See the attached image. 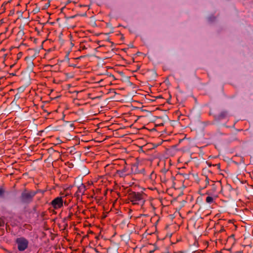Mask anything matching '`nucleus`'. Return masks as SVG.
<instances>
[{"label":"nucleus","mask_w":253,"mask_h":253,"mask_svg":"<svg viewBox=\"0 0 253 253\" xmlns=\"http://www.w3.org/2000/svg\"><path fill=\"white\" fill-rule=\"evenodd\" d=\"M145 194L143 192H136L128 191L127 193V199L133 205H140L142 206L145 202Z\"/></svg>","instance_id":"f257e3e1"},{"label":"nucleus","mask_w":253,"mask_h":253,"mask_svg":"<svg viewBox=\"0 0 253 253\" xmlns=\"http://www.w3.org/2000/svg\"><path fill=\"white\" fill-rule=\"evenodd\" d=\"M34 197L35 193L32 190L28 191L25 189L22 192L20 199L22 203L29 204L33 202Z\"/></svg>","instance_id":"f03ea898"},{"label":"nucleus","mask_w":253,"mask_h":253,"mask_svg":"<svg viewBox=\"0 0 253 253\" xmlns=\"http://www.w3.org/2000/svg\"><path fill=\"white\" fill-rule=\"evenodd\" d=\"M15 242L17 245L18 250L19 251H24L28 248L29 242L24 237L18 238Z\"/></svg>","instance_id":"7ed1b4c3"},{"label":"nucleus","mask_w":253,"mask_h":253,"mask_svg":"<svg viewBox=\"0 0 253 253\" xmlns=\"http://www.w3.org/2000/svg\"><path fill=\"white\" fill-rule=\"evenodd\" d=\"M229 117V112L226 110H222L220 111L217 114H215L213 116L214 120L217 122H219L223 120L228 119Z\"/></svg>","instance_id":"20e7f679"},{"label":"nucleus","mask_w":253,"mask_h":253,"mask_svg":"<svg viewBox=\"0 0 253 253\" xmlns=\"http://www.w3.org/2000/svg\"><path fill=\"white\" fill-rule=\"evenodd\" d=\"M50 205L55 210L61 208L63 206V198L62 197L55 198L50 202Z\"/></svg>","instance_id":"39448f33"},{"label":"nucleus","mask_w":253,"mask_h":253,"mask_svg":"<svg viewBox=\"0 0 253 253\" xmlns=\"http://www.w3.org/2000/svg\"><path fill=\"white\" fill-rule=\"evenodd\" d=\"M131 169L134 174H145V169L142 166L134 164L132 166Z\"/></svg>","instance_id":"423d86ee"},{"label":"nucleus","mask_w":253,"mask_h":253,"mask_svg":"<svg viewBox=\"0 0 253 253\" xmlns=\"http://www.w3.org/2000/svg\"><path fill=\"white\" fill-rule=\"evenodd\" d=\"M124 166L123 168L122 169L117 170L116 171V173L118 174L121 177H125L127 175L126 172L128 170V168H127L126 161H124Z\"/></svg>","instance_id":"0eeeda50"},{"label":"nucleus","mask_w":253,"mask_h":253,"mask_svg":"<svg viewBox=\"0 0 253 253\" xmlns=\"http://www.w3.org/2000/svg\"><path fill=\"white\" fill-rule=\"evenodd\" d=\"M86 190L85 186L84 184H82L80 186L78 187V190L76 193L75 194V196L77 197H79L81 195H84V192Z\"/></svg>","instance_id":"6e6552de"},{"label":"nucleus","mask_w":253,"mask_h":253,"mask_svg":"<svg viewBox=\"0 0 253 253\" xmlns=\"http://www.w3.org/2000/svg\"><path fill=\"white\" fill-rule=\"evenodd\" d=\"M166 175H167V176H169L171 177H173V176H172L171 172L167 171L166 173V174H165L163 176H162L161 177V181L163 182H166L168 180V179L166 178Z\"/></svg>","instance_id":"1a4fd4ad"},{"label":"nucleus","mask_w":253,"mask_h":253,"mask_svg":"<svg viewBox=\"0 0 253 253\" xmlns=\"http://www.w3.org/2000/svg\"><path fill=\"white\" fill-rule=\"evenodd\" d=\"M235 242L234 235L232 234L230 236L228 237L227 239V243H230L232 245H233Z\"/></svg>","instance_id":"9d476101"},{"label":"nucleus","mask_w":253,"mask_h":253,"mask_svg":"<svg viewBox=\"0 0 253 253\" xmlns=\"http://www.w3.org/2000/svg\"><path fill=\"white\" fill-rule=\"evenodd\" d=\"M206 202L208 204H211L214 202V199L212 197L209 196L207 197Z\"/></svg>","instance_id":"9b49d317"},{"label":"nucleus","mask_w":253,"mask_h":253,"mask_svg":"<svg viewBox=\"0 0 253 253\" xmlns=\"http://www.w3.org/2000/svg\"><path fill=\"white\" fill-rule=\"evenodd\" d=\"M25 59L27 62H29V66L30 67H33V61L31 60V58L30 57L27 56V57H25Z\"/></svg>","instance_id":"f8f14e48"},{"label":"nucleus","mask_w":253,"mask_h":253,"mask_svg":"<svg viewBox=\"0 0 253 253\" xmlns=\"http://www.w3.org/2000/svg\"><path fill=\"white\" fill-rule=\"evenodd\" d=\"M5 193V189L3 186L0 187V197H2L3 196V195Z\"/></svg>","instance_id":"ddd939ff"},{"label":"nucleus","mask_w":253,"mask_h":253,"mask_svg":"<svg viewBox=\"0 0 253 253\" xmlns=\"http://www.w3.org/2000/svg\"><path fill=\"white\" fill-rule=\"evenodd\" d=\"M24 35V32L23 30H20L17 33V36L22 37Z\"/></svg>","instance_id":"4468645a"},{"label":"nucleus","mask_w":253,"mask_h":253,"mask_svg":"<svg viewBox=\"0 0 253 253\" xmlns=\"http://www.w3.org/2000/svg\"><path fill=\"white\" fill-rule=\"evenodd\" d=\"M205 177L206 184H205V186H204V188H206L209 184V180H210V179L208 178L207 175H205Z\"/></svg>","instance_id":"2eb2a0df"},{"label":"nucleus","mask_w":253,"mask_h":253,"mask_svg":"<svg viewBox=\"0 0 253 253\" xmlns=\"http://www.w3.org/2000/svg\"><path fill=\"white\" fill-rule=\"evenodd\" d=\"M5 224V221L3 217H0V227H2Z\"/></svg>","instance_id":"dca6fc26"},{"label":"nucleus","mask_w":253,"mask_h":253,"mask_svg":"<svg viewBox=\"0 0 253 253\" xmlns=\"http://www.w3.org/2000/svg\"><path fill=\"white\" fill-rule=\"evenodd\" d=\"M224 231H225L224 228L223 226H220V229L218 231H217L215 233H221Z\"/></svg>","instance_id":"f3484780"},{"label":"nucleus","mask_w":253,"mask_h":253,"mask_svg":"<svg viewBox=\"0 0 253 253\" xmlns=\"http://www.w3.org/2000/svg\"><path fill=\"white\" fill-rule=\"evenodd\" d=\"M73 215V213L71 212H70L69 213V215H68V216L66 217V218H65L64 220H66V219H71Z\"/></svg>","instance_id":"a211bd4d"},{"label":"nucleus","mask_w":253,"mask_h":253,"mask_svg":"<svg viewBox=\"0 0 253 253\" xmlns=\"http://www.w3.org/2000/svg\"><path fill=\"white\" fill-rule=\"evenodd\" d=\"M33 192L35 193V196L38 193L42 192V190H41L40 189H38L36 191H33Z\"/></svg>","instance_id":"6ab92c4d"},{"label":"nucleus","mask_w":253,"mask_h":253,"mask_svg":"<svg viewBox=\"0 0 253 253\" xmlns=\"http://www.w3.org/2000/svg\"><path fill=\"white\" fill-rule=\"evenodd\" d=\"M50 5L49 2H48L47 4L44 6V8H48Z\"/></svg>","instance_id":"aec40b11"},{"label":"nucleus","mask_w":253,"mask_h":253,"mask_svg":"<svg viewBox=\"0 0 253 253\" xmlns=\"http://www.w3.org/2000/svg\"><path fill=\"white\" fill-rule=\"evenodd\" d=\"M221 192L223 193V194H226V193H225V192L224 190L222 188L221 190Z\"/></svg>","instance_id":"412c9836"},{"label":"nucleus","mask_w":253,"mask_h":253,"mask_svg":"<svg viewBox=\"0 0 253 253\" xmlns=\"http://www.w3.org/2000/svg\"><path fill=\"white\" fill-rule=\"evenodd\" d=\"M216 165L217 166V167H218V168H220V164H217V165Z\"/></svg>","instance_id":"4be33fe9"},{"label":"nucleus","mask_w":253,"mask_h":253,"mask_svg":"<svg viewBox=\"0 0 253 253\" xmlns=\"http://www.w3.org/2000/svg\"><path fill=\"white\" fill-rule=\"evenodd\" d=\"M228 188H229V190H232V188H231V187L230 185H229V186H228Z\"/></svg>","instance_id":"5701e85b"},{"label":"nucleus","mask_w":253,"mask_h":253,"mask_svg":"<svg viewBox=\"0 0 253 253\" xmlns=\"http://www.w3.org/2000/svg\"><path fill=\"white\" fill-rule=\"evenodd\" d=\"M76 17V15L72 16L70 17V18H74Z\"/></svg>","instance_id":"b1692460"},{"label":"nucleus","mask_w":253,"mask_h":253,"mask_svg":"<svg viewBox=\"0 0 253 253\" xmlns=\"http://www.w3.org/2000/svg\"><path fill=\"white\" fill-rule=\"evenodd\" d=\"M33 210H34V211H36V207H35L34 208Z\"/></svg>","instance_id":"393cba45"},{"label":"nucleus","mask_w":253,"mask_h":253,"mask_svg":"<svg viewBox=\"0 0 253 253\" xmlns=\"http://www.w3.org/2000/svg\"><path fill=\"white\" fill-rule=\"evenodd\" d=\"M0 80H3V77H1V78H0Z\"/></svg>","instance_id":"a878e982"},{"label":"nucleus","mask_w":253,"mask_h":253,"mask_svg":"<svg viewBox=\"0 0 253 253\" xmlns=\"http://www.w3.org/2000/svg\"><path fill=\"white\" fill-rule=\"evenodd\" d=\"M82 47L83 49H85V48L84 46V47L82 46Z\"/></svg>","instance_id":"bb28decb"},{"label":"nucleus","mask_w":253,"mask_h":253,"mask_svg":"<svg viewBox=\"0 0 253 253\" xmlns=\"http://www.w3.org/2000/svg\"><path fill=\"white\" fill-rule=\"evenodd\" d=\"M239 253H243L242 251H240L239 252Z\"/></svg>","instance_id":"cd10ccee"},{"label":"nucleus","mask_w":253,"mask_h":253,"mask_svg":"<svg viewBox=\"0 0 253 253\" xmlns=\"http://www.w3.org/2000/svg\"><path fill=\"white\" fill-rule=\"evenodd\" d=\"M153 252H154V251H150V253H153Z\"/></svg>","instance_id":"c85d7f7f"},{"label":"nucleus","mask_w":253,"mask_h":253,"mask_svg":"<svg viewBox=\"0 0 253 253\" xmlns=\"http://www.w3.org/2000/svg\"><path fill=\"white\" fill-rule=\"evenodd\" d=\"M63 8H61V11H63Z\"/></svg>","instance_id":"c756f323"}]
</instances>
